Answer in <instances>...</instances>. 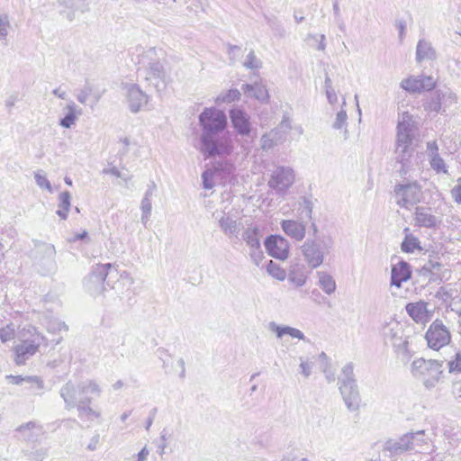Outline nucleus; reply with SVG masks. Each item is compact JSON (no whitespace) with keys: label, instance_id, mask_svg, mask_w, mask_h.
Here are the masks:
<instances>
[{"label":"nucleus","instance_id":"nucleus-9","mask_svg":"<svg viewBox=\"0 0 461 461\" xmlns=\"http://www.w3.org/2000/svg\"><path fill=\"white\" fill-rule=\"evenodd\" d=\"M201 135L221 133L227 127V116L225 113L215 107L205 108L199 115Z\"/></svg>","mask_w":461,"mask_h":461},{"label":"nucleus","instance_id":"nucleus-45","mask_svg":"<svg viewBox=\"0 0 461 461\" xmlns=\"http://www.w3.org/2000/svg\"><path fill=\"white\" fill-rule=\"evenodd\" d=\"M214 175L213 169H206L202 174L203 187L207 190H211L214 186Z\"/></svg>","mask_w":461,"mask_h":461},{"label":"nucleus","instance_id":"nucleus-39","mask_svg":"<svg viewBox=\"0 0 461 461\" xmlns=\"http://www.w3.org/2000/svg\"><path fill=\"white\" fill-rule=\"evenodd\" d=\"M17 430L21 433H23L24 437L30 438L31 437L41 433L42 431V428L35 421H29L21 425Z\"/></svg>","mask_w":461,"mask_h":461},{"label":"nucleus","instance_id":"nucleus-44","mask_svg":"<svg viewBox=\"0 0 461 461\" xmlns=\"http://www.w3.org/2000/svg\"><path fill=\"white\" fill-rule=\"evenodd\" d=\"M243 65L249 69H258L261 68L262 62L257 58L254 50H250L247 55Z\"/></svg>","mask_w":461,"mask_h":461},{"label":"nucleus","instance_id":"nucleus-34","mask_svg":"<svg viewBox=\"0 0 461 461\" xmlns=\"http://www.w3.org/2000/svg\"><path fill=\"white\" fill-rule=\"evenodd\" d=\"M71 195L68 191L62 192L59 196V210L57 214L63 220H66L70 208Z\"/></svg>","mask_w":461,"mask_h":461},{"label":"nucleus","instance_id":"nucleus-54","mask_svg":"<svg viewBox=\"0 0 461 461\" xmlns=\"http://www.w3.org/2000/svg\"><path fill=\"white\" fill-rule=\"evenodd\" d=\"M420 83H421L422 86H424V87H422L423 90L429 91L435 87L436 82L432 77L421 76V77H420Z\"/></svg>","mask_w":461,"mask_h":461},{"label":"nucleus","instance_id":"nucleus-28","mask_svg":"<svg viewBox=\"0 0 461 461\" xmlns=\"http://www.w3.org/2000/svg\"><path fill=\"white\" fill-rule=\"evenodd\" d=\"M316 276L318 277V285L326 294L330 295L336 291V281L330 274L318 271Z\"/></svg>","mask_w":461,"mask_h":461},{"label":"nucleus","instance_id":"nucleus-56","mask_svg":"<svg viewBox=\"0 0 461 461\" xmlns=\"http://www.w3.org/2000/svg\"><path fill=\"white\" fill-rule=\"evenodd\" d=\"M450 373L461 372V354L457 353L456 358L448 363Z\"/></svg>","mask_w":461,"mask_h":461},{"label":"nucleus","instance_id":"nucleus-33","mask_svg":"<svg viewBox=\"0 0 461 461\" xmlns=\"http://www.w3.org/2000/svg\"><path fill=\"white\" fill-rule=\"evenodd\" d=\"M411 434L412 444L411 445V450H416L421 452L427 449L429 445L428 439L425 438L424 430H418L416 432H410Z\"/></svg>","mask_w":461,"mask_h":461},{"label":"nucleus","instance_id":"nucleus-48","mask_svg":"<svg viewBox=\"0 0 461 461\" xmlns=\"http://www.w3.org/2000/svg\"><path fill=\"white\" fill-rule=\"evenodd\" d=\"M62 4L76 11L84 12L86 9V0H62Z\"/></svg>","mask_w":461,"mask_h":461},{"label":"nucleus","instance_id":"nucleus-20","mask_svg":"<svg viewBox=\"0 0 461 461\" xmlns=\"http://www.w3.org/2000/svg\"><path fill=\"white\" fill-rule=\"evenodd\" d=\"M61 113L62 116L59 121V126L64 129H71L76 125L83 111L73 100H69L62 107Z\"/></svg>","mask_w":461,"mask_h":461},{"label":"nucleus","instance_id":"nucleus-37","mask_svg":"<svg viewBox=\"0 0 461 461\" xmlns=\"http://www.w3.org/2000/svg\"><path fill=\"white\" fill-rule=\"evenodd\" d=\"M25 389L34 394H41L44 388V382L39 376H25Z\"/></svg>","mask_w":461,"mask_h":461},{"label":"nucleus","instance_id":"nucleus-55","mask_svg":"<svg viewBox=\"0 0 461 461\" xmlns=\"http://www.w3.org/2000/svg\"><path fill=\"white\" fill-rule=\"evenodd\" d=\"M451 195L456 203L461 204V177L456 180V185L452 188Z\"/></svg>","mask_w":461,"mask_h":461},{"label":"nucleus","instance_id":"nucleus-16","mask_svg":"<svg viewBox=\"0 0 461 461\" xmlns=\"http://www.w3.org/2000/svg\"><path fill=\"white\" fill-rule=\"evenodd\" d=\"M232 127L240 136H249L252 131L249 114L240 106H234L229 112Z\"/></svg>","mask_w":461,"mask_h":461},{"label":"nucleus","instance_id":"nucleus-52","mask_svg":"<svg viewBox=\"0 0 461 461\" xmlns=\"http://www.w3.org/2000/svg\"><path fill=\"white\" fill-rule=\"evenodd\" d=\"M300 369H301V373L303 375L304 377H309L312 374V362L310 361L309 359H305L303 358V357H301L300 358Z\"/></svg>","mask_w":461,"mask_h":461},{"label":"nucleus","instance_id":"nucleus-58","mask_svg":"<svg viewBox=\"0 0 461 461\" xmlns=\"http://www.w3.org/2000/svg\"><path fill=\"white\" fill-rule=\"evenodd\" d=\"M91 93V90L89 88H84L81 89L78 94L77 95V100L82 104H85L87 101V98L89 97Z\"/></svg>","mask_w":461,"mask_h":461},{"label":"nucleus","instance_id":"nucleus-47","mask_svg":"<svg viewBox=\"0 0 461 461\" xmlns=\"http://www.w3.org/2000/svg\"><path fill=\"white\" fill-rule=\"evenodd\" d=\"M151 200H149L148 198H143L141 200L140 209L142 212L141 215V222L146 225L149 221L150 213H151Z\"/></svg>","mask_w":461,"mask_h":461},{"label":"nucleus","instance_id":"nucleus-19","mask_svg":"<svg viewBox=\"0 0 461 461\" xmlns=\"http://www.w3.org/2000/svg\"><path fill=\"white\" fill-rule=\"evenodd\" d=\"M125 96L129 109L131 113H138L149 103V96L135 84L124 86Z\"/></svg>","mask_w":461,"mask_h":461},{"label":"nucleus","instance_id":"nucleus-53","mask_svg":"<svg viewBox=\"0 0 461 461\" xmlns=\"http://www.w3.org/2000/svg\"><path fill=\"white\" fill-rule=\"evenodd\" d=\"M285 335L300 340H305V336L300 330L290 326H285Z\"/></svg>","mask_w":461,"mask_h":461},{"label":"nucleus","instance_id":"nucleus-13","mask_svg":"<svg viewBox=\"0 0 461 461\" xmlns=\"http://www.w3.org/2000/svg\"><path fill=\"white\" fill-rule=\"evenodd\" d=\"M295 175L290 167L277 166L271 173L267 182L270 189L278 195L286 194L294 182Z\"/></svg>","mask_w":461,"mask_h":461},{"label":"nucleus","instance_id":"nucleus-32","mask_svg":"<svg viewBox=\"0 0 461 461\" xmlns=\"http://www.w3.org/2000/svg\"><path fill=\"white\" fill-rule=\"evenodd\" d=\"M346 104H347L346 103V99L343 98L342 99L341 109H340V111H339L337 113L335 121H334V122L332 124V127L335 130L345 129V131H344L345 139L348 138V131L347 130V126H348V114H347L346 110L344 109V107L346 106Z\"/></svg>","mask_w":461,"mask_h":461},{"label":"nucleus","instance_id":"nucleus-30","mask_svg":"<svg viewBox=\"0 0 461 461\" xmlns=\"http://www.w3.org/2000/svg\"><path fill=\"white\" fill-rule=\"evenodd\" d=\"M296 212L298 220H301L304 222L312 220V203L309 199L303 197L301 201H299Z\"/></svg>","mask_w":461,"mask_h":461},{"label":"nucleus","instance_id":"nucleus-5","mask_svg":"<svg viewBox=\"0 0 461 461\" xmlns=\"http://www.w3.org/2000/svg\"><path fill=\"white\" fill-rule=\"evenodd\" d=\"M411 372L415 378L423 383L426 388H432L442 377V363L437 360L417 358L411 364Z\"/></svg>","mask_w":461,"mask_h":461},{"label":"nucleus","instance_id":"nucleus-1","mask_svg":"<svg viewBox=\"0 0 461 461\" xmlns=\"http://www.w3.org/2000/svg\"><path fill=\"white\" fill-rule=\"evenodd\" d=\"M102 389L95 380H86L78 384L71 381L66 383L60 389V396L66 408L70 410L77 407L78 417L93 421L101 417V412L91 407L92 400L89 395L99 397Z\"/></svg>","mask_w":461,"mask_h":461},{"label":"nucleus","instance_id":"nucleus-40","mask_svg":"<svg viewBox=\"0 0 461 461\" xmlns=\"http://www.w3.org/2000/svg\"><path fill=\"white\" fill-rule=\"evenodd\" d=\"M267 272L278 281H284L287 276L285 270L272 260H269L267 265Z\"/></svg>","mask_w":461,"mask_h":461},{"label":"nucleus","instance_id":"nucleus-35","mask_svg":"<svg viewBox=\"0 0 461 461\" xmlns=\"http://www.w3.org/2000/svg\"><path fill=\"white\" fill-rule=\"evenodd\" d=\"M241 94L238 89H230L226 92L221 93L215 98L214 102L216 104L221 105L222 104H230L234 101L240 99Z\"/></svg>","mask_w":461,"mask_h":461},{"label":"nucleus","instance_id":"nucleus-50","mask_svg":"<svg viewBox=\"0 0 461 461\" xmlns=\"http://www.w3.org/2000/svg\"><path fill=\"white\" fill-rule=\"evenodd\" d=\"M426 108L430 112L442 113L438 91L435 92L434 95L428 102Z\"/></svg>","mask_w":461,"mask_h":461},{"label":"nucleus","instance_id":"nucleus-26","mask_svg":"<svg viewBox=\"0 0 461 461\" xmlns=\"http://www.w3.org/2000/svg\"><path fill=\"white\" fill-rule=\"evenodd\" d=\"M437 57L436 50L432 47L431 42L425 39L418 41L416 48V60L421 62L424 60H433Z\"/></svg>","mask_w":461,"mask_h":461},{"label":"nucleus","instance_id":"nucleus-61","mask_svg":"<svg viewBox=\"0 0 461 461\" xmlns=\"http://www.w3.org/2000/svg\"><path fill=\"white\" fill-rule=\"evenodd\" d=\"M326 92V96L330 104L333 105L338 102V95L335 89H330Z\"/></svg>","mask_w":461,"mask_h":461},{"label":"nucleus","instance_id":"nucleus-25","mask_svg":"<svg viewBox=\"0 0 461 461\" xmlns=\"http://www.w3.org/2000/svg\"><path fill=\"white\" fill-rule=\"evenodd\" d=\"M286 276L289 283L293 284L295 287L303 286L308 279L305 266L300 263L292 264Z\"/></svg>","mask_w":461,"mask_h":461},{"label":"nucleus","instance_id":"nucleus-14","mask_svg":"<svg viewBox=\"0 0 461 461\" xmlns=\"http://www.w3.org/2000/svg\"><path fill=\"white\" fill-rule=\"evenodd\" d=\"M396 203L402 208L409 209L411 206L420 202L422 191L420 185L414 181L407 184H399L394 187Z\"/></svg>","mask_w":461,"mask_h":461},{"label":"nucleus","instance_id":"nucleus-31","mask_svg":"<svg viewBox=\"0 0 461 461\" xmlns=\"http://www.w3.org/2000/svg\"><path fill=\"white\" fill-rule=\"evenodd\" d=\"M441 104L442 113L457 103V96L449 89L437 90Z\"/></svg>","mask_w":461,"mask_h":461},{"label":"nucleus","instance_id":"nucleus-27","mask_svg":"<svg viewBox=\"0 0 461 461\" xmlns=\"http://www.w3.org/2000/svg\"><path fill=\"white\" fill-rule=\"evenodd\" d=\"M242 90L246 95L254 97L260 102H267L269 97L266 86L260 84H245L242 86Z\"/></svg>","mask_w":461,"mask_h":461},{"label":"nucleus","instance_id":"nucleus-23","mask_svg":"<svg viewBox=\"0 0 461 461\" xmlns=\"http://www.w3.org/2000/svg\"><path fill=\"white\" fill-rule=\"evenodd\" d=\"M411 440V433H406L399 438L388 439L384 444V450L390 452L392 455H398L409 451L412 444Z\"/></svg>","mask_w":461,"mask_h":461},{"label":"nucleus","instance_id":"nucleus-2","mask_svg":"<svg viewBox=\"0 0 461 461\" xmlns=\"http://www.w3.org/2000/svg\"><path fill=\"white\" fill-rule=\"evenodd\" d=\"M133 283L130 273L119 272L111 263L93 266L90 274L84 280L85 288L93 295L101 294L105 290V284L120 293L124 288L129 290Z\"/></svg>","mask_w":461,"mask_h":461},{"label":"nucleus","instance_id":"nucleus-3","mask_svg":"<svg viewBox=\"0 0 461 461\" xmlns=\"http://www.w3.org/2000/svg\"><path fill=\"white\" fill-rule=\"evenodd\" d=\"M419 140V130L413 117L407 112L401 114L396 128L395 156L405 173L411 167V158Z\"/></svg>","mask_w":461,"mask_h":461},{"label":"nucleus","instance_id":"nucleus-38","mask_svg":"<svg viewBox=\"0 0 461 461\" xmlns=\"http://www.w3.org/2000/svg\"><path fill=\"white\" fill-rule=\"evenodd\" d=\"M401 86L404 90L411 92V93H417V92L423 91V89H422L423 86L420 83V77H411L406 79H403L401 82Z\"/></svg>","mask_w":461,"mask_h":461},{"label":"nucleus","instance_id":"nucleus-63","mask_svg":"<svg viewBox=\"0 0 461 461\" xmlns=\"http://www.w3.org/2000/svg\"><path fill=\"white\" fill-rule=\"evenodd\" d=\"M149 455V450L147 447H144L138 454H137V461H147L148 456Z\"/></svg>","mask_w":461,"mask_h":461},{"label":"nucleus","instance_id":"nucleus-8","mask_svg":"<svg viewBox=\"0 0 461 461\" xmlns=\"http://www.w3.org/2000/svg\"><path fill=\"white\" fill-rule=\"evenodd\" d=\"M382 333L384 342L391 345L397 355L409 359L411 356L408 348L409 341L404 334L403 326L400 322L396 321L388 322L384 326Z\"/></svg>","mask_w":461,"mask_h":461},{"label":"nucleus","instance_id":"nucleus-62","mask_svg":"<svg viewBox=\"0 0 461 461\" xmlns=\"http://www.w3.org/2000/svg\"><path fill=\"white\" fill-rule=\"evenodd\" d=\"M6 378L13 384H22L23 383H25V377L22 375H8Z\"/></svg>","mask_w":461,"mask_h":461},{"label":"nucleus","instance_id":"nucleus-36","mask_svg":"<svg viewBox=\"0 0 461 461\" xmlns=\"http://www.w3.org/2000/svg\"><path fill=\"white\" fill-rule=\"evenodd\" d=\"M242 239L249 249H257L260 246L259 233L257 228H248L242 233Z\"/></svg>","mask_w":461,"mask_h":461},{"label":"nucleus","instance_id":"nucleus-29","mask_svg":"<svg viewBox=\"0 0 461 461\" xmlns=\"http://www.w3.org/2000/svg\"><path fill=\"white\" fill-rule=\"evenodd\" d=\"M167 74L163 65L159 62H154L149 65V71L146 77L147 80H157L156 86H158V82L166 83Z\"/></svg>","mask_w":461,"mask_h":461},{"label":"nucleus","instance_id":"nucleus-60","mask_svg":"<svg viewBox=\"0 0 461 461\" xmlns=\"http://www.w3.org/2000/svg\"><path fill=\"white\" fill-rule=\"evenodd\" d=\"M104 174H109V175H112V176H114L116 177H121V178H123L125 181H127L128 179H130V177H124L122 173L120 172V170L115 167H113L111 168H108V169H104L103 171Z\"/></svg>","mask_w":461,"mask_h":461},{"label":"nucleus","instance_id":"nucleus-21","mask_svg":"<svg viewBox=\"0 0 461 461\" xmlns=\"http://www.w3.org/2000/svg\"><path fill=\"white\" fill-rule=\"evenodd\" d=\"M281 228L288 237L296 241H302L305 238L306 222L301 220H283Z\"/></svg>","mask_w":461,"mask_h":461},{"label":"nucleus","instance_id":"nucleus-42","mask_svg":"<svg viewBox=\"0 0 461 461\" xmlns=\"http://www.w3.org/2000/svg\"><path fill=\"white\" fill-rule=\"evenodd\" d=\"M11 30L10 20L7 15L0 14V41H7V36Z\"/></svg>","mask_w":461,"mask_h":461},{"label":"nucleus","instance_id":"nucleus-51","mask_svg":"<svg viewBox=\"0 0 461 461\" xmlns=\"http://www.w3.org/2000/svg\"><path fill=\"white\" fill-rule=\"evenodd\" d=\"M249 256L253 263L258 267L264 259V253L261 249V246H258L257 249H249Z\"/></svg>","mask_w":461,"mask_h":461},{"label":"nucleus","instance_id":"nucleus-7","mask_svg":"<svg viewBox=\"0 0 461 461\" xmlns=\"http://www.w3.org/2000/svg\"><path fill=\"white\" fill-rule=\"evenodd\" d=\"M339 391L349 411H355L360 406L361 398L354 376V368L351 363L345 365L339 377Z\"/></svg>","mask_w":461,"mask_h":461},{"label":"nucleus","instance_id":"nucleus-43","mask_svg":"<svg viewBox=\"0 0 461 461\" xmlns=\"http://www.w3.org/2000/svg\"><path fill=\"white\" fill-rule=\"evenodd\" d=\"M429 163L432 169L438 173H447V166L444 159L439 155H435L429 158Z\"/></svg>","mask_w":461,"mask_h":461},{"label":"nucleus","instance_id":"nucleus-11","mask_svg":"<svg viewBox=\"0 0 461 461\" xmlns=\"http://www.w3.org/2000/svg\"><path fill=\"white\" fill-rule=\"evenodd\" d=\"M27 331L30 337L26 338L25 334H23L24 339L14 348V360L19 366L23 365L29 357L33 356L45 339L33 327H30Z\"/></svg>","mask_w":461,"mask_h":461},{"label":"nucleus","instance_id":"nucleus-59","mask_svg":"<svg viewBox=\"0 0 461 461\" xmlns=\"http://www.w3.org/2000/svg\"><path fill=\"white\" fill-rule=\"evenodd\" d=\"M427 151H428L429 158H431L432 156H435V155H439L438 154V146L435 140L429 141L427 143Z\"/></svg>","mask_w":461,"mask_h":461},{"label":"nucleus","instance_id":"nucleus-57","mask_svg":"<svg viewBox=\"0 0 461 461\" xmlns=\"http://www.w3.org/2000/svg\"><path fill=\"white\" fill-rule=\"evenodd\" d=\"M268 329L276 333L278 339H282L285 336V326H281L272 321L269 323Z\"/></svg>","mask_w":461,"mask_h":461},{"label":"nucleus","instance_id":"nucleus-12","mask_svg":"<svg viewBox=\"0 0 461 461\" xmlns=\"http://www.w3.org/2000/svg\"><path fill=\"white\" fill-rule=\"evenodd\" d=\"M291 130V121L285 117L276 127L262 134L259 140L260 148L268 151L284 143Z\"/></svg>","mask_w":461,"mask_h":461},{"label":"nucleus","instance_id":"nucleus-6","mask_svg":"<svg viewBox=\"0 0 461 461\" xmlns=\"http://www.w3.org/2000/svg\"><path fill=\"white\" fill-rule=\"evenodd\" d=\"M333 246L330 238L326 240H318L316 239H307L300 248L304 261L312 269L321 267Z\"/></svg>","mask_w":461,"mask_h":461},{"label":"nucleus","instance_id":"nucleus-49","mask_svg":"<svg viewBox=\"0 0 461 461\" xmlns=\"http://www.w3.org/2000/svg\"><path fill=\"white\" fill-rule=\"evenodd\" d=\"M14 336V329L11 324L0 329V339L3 343L12 340Z\"/></svg>","mask_w":461,"mask_h":461},{"label":"nucleus","instance_id":"nucleus-4","mask_svg":"<svg viewBox=\"0 0 461 461\" xmlns=\"http://www.w3.org/2000/svg\"><path fill=\"white\" fill-rule=\"evenodd\" d=\"M199 151L205 158H225L234 150V143L228 132L200 135Z\"/></svg>","mask_w":461,"mask_h":461},{"label":"nucleus","instance_id":"nucleus-15","mask_svg":"<svg viewBox=\"0 0 461 461\" xmlns=\"http://www.w3.org/2000/svg\"><path fill=\"white\" fill-rule=\"evenodd\" d=\"M425 339L428 346L438 350L450 342L451 335L448 329L439 320H435L429 327Z\"/></svg>","mask_w":461,"mask_h":461},{"label":"nucleus","instance_id":"nucleus-18","mask_svg":"<svg viewBox=\"0 0 461 461\" xmlns=\"http://www.w3.org/2000/svg\"><path fill=\"white\" fill-rule=\"evenodd\" d=\"M265 247L269 256L285 260L289 257V241L280 235H271L265 240Z\"/></svg>","mask_w":461,"mask_h":461},{"label":"nucleus","instance_id":"nucleus-24","mask_svg":"<svg viewBox=\"0 0 461 461\" xmlns=\"http://www.w3.org/2000/svg\"><path fill=\"white\" fill-rule=\"evenodd\" d=\"M411 276V271L408 263L401 261L394 265L391 273V285L401 287L402 282H406Z\"/></svg>","mask_w":461,"mask_h":461},{"label":"nucleus","instance_id":"nucleus-64","mask_svg":"<svg viewBox=\"0 0 461 461\" xmlns=\"http://www.w3.org/2000/svg\"><path fill=\"white\" fill-rule=\"evenodd\" d=\"M52 94L56 95L57 97L66 100L68 97V95L66 91L61 90L60 88H56L52 91Z\"/></svg>","mask_w":461,"mask_h":461},{"label":"nucleus","instance_id":"nucleus-17","mask_svg":"<svg viewBox=\"0 0 461 461\" xmlns=\"http://www.w3.org/2000/svg\"><path fill=\"white\" fill-rule=\"evenodd\" d=\"M409 316L419 324L428 323L433 317L434 307L424 301L409 303L405 306Z\"/></svg>","mask_w":461,"mask_h":461},{"label":"nucleus","instance_id":"nucleus-46","mask_svg":"<svg viewBox=\"0 0 461 461\" xmlns=\"http://www.w3.org/2000/svg\"><path fill=\"white\" fill-rule=\"evenodd\" d=\"M34 179L38 186L42 189H46L49 193L53 192L50 182L48 180L45 175L41 174V171L34 173Z\"/></svg>","mask_w":461,"mask_h":461},{"label":"nucleus","instance_id":"nucleus-22","mask_svg":"<svg viewBox=\"0 0 461 461\" xmlns=\"http://www.w3.org/2000/svg\"><path fill=\"white\" fill-rule=\"evenodd\" d=\"M415 225L425 228H435L440 223V220L430 212L429 208L417 207L414 212Z\"/></svg>","mask_w":461,"mask_h":461},{"label":"nucleus","instance_id":"nucleus-10","mask_svg":"<svg viewBox=\"0 0 461 461\" xmlns=\"http://www.w3.org/2000/svg\"><path fill=\"white\" fill-rule=\"evenodd\" d=\"M212 217L217 221L226 237L230 239L238 237L242 226L241 216L238 210L225 206L222 210L214 212Z\"/></svg>","mask_w":461,"mask_h":461},{"label":"nucleus","instance_id":"nucleus-41","mask_svg":"<svg viewBox=\"0 0 461 461\" xmlns=\"http://www.w3.org/2000/svg\"><path fill=\"white\" fill-rule=\"evenodd\" d=\"M415 249H421L418 238L411 234L406 235L402 243V250L407 253H411Z\"/></svg>","mask_w":461,"mask_h":461}]
</instances>
